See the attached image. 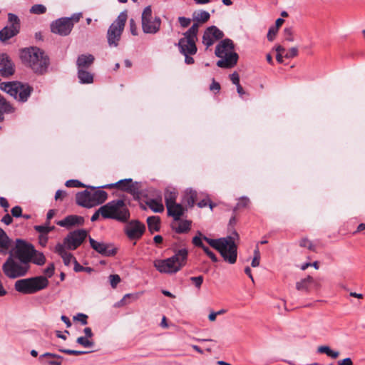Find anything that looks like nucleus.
<instances>
[{
    "label": "nucleus",
    "instance_id": "7c9ffc66",
    "mask_svg": "<svg viewBox=\"0 0 365 365\" xmlns=\"http://www.w3.org/2000/svg\"><path fill=\"white\" fill-rule=\"evenodd\" d=\"M31 255L32 257H31L30 259V264L32 262L38 266H42L45 264L46 257L43 252H39L34 248Z\"/></svg>",
    "mask_w": 365,
    "mask_h": 365
},
{
    "label": "nucleus",
    "instance_id": "ea45409f",
    "mask_svg": "<svg viewBox=\"0 0 365 365\" xmlns=\"http://www.w3.org/2000/svg\"><path fill=\"white\" fill-rule=\"evenodd\" d=\"M76 341L78 344L86 348L93 347L94 344L92 340H90L88 338L84 336H80L77 338Z\"/></svg>",
    "mask_w": 365,
    "mask_h": 365
},
{
    "label": "nucleus",
    "instance_id": "37998d69",
    "mask_svg": "<svg viewBox=\"0 0 365 365\" xmlns=\"http://www.w3.org/2000/svg\"><path fill=\"white\" fill-rule=\"evenodd\" d=\"M66 186L68 187H85L86 185L77 180H69L66 182Z\"/></svg>",
    "mask_w": 365,
    "mask_h": 365
},
{
    "label": "nucleus",
    "instance_id": "774afa93",
    "mask_svg": "<svg viewBox=\"0 0 365 365\" xmlns=\"http://www.w3.org/2000/svg\"><path fill=\"white\" fill-rule=\"evenodd\" d=\"M339 365H353L352 360L350 358H346L338 361Z\"/></svg>",
    "mask_w": 365,
    "mask_h": 365
},
{
    "label": "nucleus",
    "instance_id": "5fc2aeb1",
    "mask_svg": "<svg viewBox=\"0 0 365 365\" xmlns=\"http://www.w3.org/2000/svg\"><path fill=\"white\" fill-rule=\"evenodd\" d=\"M298 55V49L296 47L291 48L285 54L284 57L287 58H292Z\"/></svg>",
    "mask_w": 365,
    "mask_h": 365
},
{
    "label": "nucleus",
    "instance_id": "c85d7f7f",
    "mask_svg": "<svg viewBox=\"0 0 365 365\" xmlns=\"http://www.w3.org/2000/svg\"><path fill=\"white\" fill-rule=\"evenodd\" d=\"M10 246V240L6 232L0 228V253L6 254Z\"/></svg>",
    "mask_w": 365,
    "mask_h": 365
},
{
    "label": "nucleus",
    "instance_id": "bb28decb",
    "mask_svg": "<svg viewBox=\"0 0 365 365\" xmlns=\"http://www.w3.org/2000/svg\"><path fill=\"white\" fill-rule=\"evenodd\" d=\"M191 221L190 220H178L175 221L172 224V227L177 233H185L190 230Z\"/></svg>",
    "mask_w": 365,
    "mask_h": 365
},
{
    "label": "nucleus",
    "instance_id": "e433bc0d",
    "mask_svg": "<svg viewBox=\"0 0 365 365\" xmlns=\"http://www.w3.org/2000/svg\"><path fill=\"white\" fill-rule=\"evenodd\" d=\"M210 16V14L207 11H200L194 14L193 19L197 22L205 23L209 20Z\"/></svg>",
    "mask_w": 365,
    "mask_h": 365
},
{
    "label": "nucleus",
    "instance_id": "603ef678",
    "mask_svg": "<svg viewBox=\"0 0 365 365\" xmlns=\"http://www.w3.org/2000/svg\"><path fill=\"white\" fill-rule=\"evenodd\" d=\"M250 204V199L247 197H242L239 200L237 204V208L246 207Z\"/></svg>",
    "mask_w": 365,
    "mask_h": 365
},
{
    "label": "nucleus",
    "instance_id": "a211bd4d",
    "mask_svg": "<svg viewBox=\"0 0 365 365\" xmlns=\"http://www.w3.org/2000/svg\"><path fill=\"white\" fill-rule=\"evenodd\" d=\"M91 247L97 252L104 256H113L115 255L116 250L109 244L98 242L89 237Z\"/></svg>",
    "mask_w": 365,
    "mask_h": 365
},
{
    "label": "nucleus",
    "instance_id": "7ed1b4c3",
    "mask_svg": "<svg viewBox=\"0 0 365 365\" xmlns=\"http://www.w3.org/2000/svg\"><path fill=\"white\" fill-rule=\"evenodd\" d=\"M21 58L35 73H43L48 65V58L44 52L36 47L24 48Z\"/></svg>",
    "mask_w": 365,
    "mask_h": 365
},
{
    "label": "nucleus",
    "instance_id": "4468645a",
    "mask_svg": "<svg viewBox=\"0 0 365 365\" xmlns=\"http://www.w3.org/2000/svg\"><path fill=\"white\" fill-rule=\"evenodd\" d=\"M73 26V24L71 22V19L61 18L51 24V29L53 34L67 36L71 33Z\"/></svg>",
    "mask_w": 365,
    "mask_h": 365
},
{
    "label": "nucleus",
    "instance_id": "09e8293b",
    "mask_svg": "<svg viewBox=\"0 0 365 365\" xmlns=\"http://www.w3.org/2000/svg\"><path fill=\"white\" fill-rule=\"evenodd\" d=\"M59 351L63 353L67 354L76 355V356L81 355V354H84L87 353L86 351H77V350L66 349H59Z\"/></svg>",
    "mask_w": 365,
    "mask_h": 365
},
{
    "label": "nucleus",
    "instance_id": "f704fd0d",
    "mask_svg": "<svg viewBox=\"0 0 365 365\" xmlns=\"http://www.w3.org/2000/svg\"><path fill=\"white\" fill-rule=\"evenodd\" d=\"M160 222V217L158 216L148 217L147 219V223L149 230L151 232L159 231Z\"/></svg>",
    "mask_w": 365,
    "mask_h": 365
},
{
    "label": "nucleus",
    "instance_id": "aec40b11",
    "mask_svg": "<svg viewBox=\"0 0 365 365\" xmlns=\"http://www.w3.org/2000/svg\"><path fill=\"white\" fill-rule=\"evenodd\" d=\"M14 72L13 63L6 54L0 55V75L9 76Z\"/></svg>",
    "mask_w": 365,
    "mask_h": 365
},
{
    "label": "nucleus",
    "instance_id": "4d7b16f0",
    "mask_svg": "<svg viewBox=\"0 0 365 365\" xmlns=\"http://www.w3.org/2000/svg\"><path fill=\"white\" fill-rule=\"evenodd\" d=\"M198 234H199V236H195V237H193L192 243L195 246L200 247H201L202 249L203 247H205V245H203V243L202 242V237H201L202 234L200 232H199Z\"/></svg>",
    "mask_w": 365,
    "mask_h": 365
},
{
    "label": "nucleus",
    "instance_id": "423d86ee",
    "mask_svg": "<svg viewBox=\"0 0 365 365\" xmlns=\"http://www.w3.org/2000/svg\"><path fill=\"white\" fill-rule=\"evenodd\" d=\"M49 282L45 276L19 279L15 282L14 289L24 294H31L46 289Z\"/></svg>",
    "mask_w": 365,
    "mask_h": 365
},
{
    "label": "nucleus",
    "instance_id": "a19ab883",
    "mask_svg": "<svg viewBox=\"0 0 365 365\" xmlns=\"http://www.w3.org/2000/svg\"><path fill=\"white\" fill-rule=\"evenodd\" d=\"M260 252L259 248L257 247L254 250V257L252 260L251 265L253 267H257L259 265Z\"/></svg>",
    "mask_w": 365,
    "mask_h": 365
},
{
    "label": "nucleus",
    "instance_id": "393cba45",
    "mask_svg": "<svg viewBox=\"0 0 365 365\" xmlns=\"http://www.w3.org/2000/svg\"><path fill=\"white\" fill-rule=\"evenodd\" d=\"M19 31L16 26H6L0 31V40L6 41L16 36Z\"/></svg>",
    "mask_w": 365,
    "mask_h": 365
},
{
    "label": "nucleus",
    "instance_id": "1a4fd4ad",
    "mask_svg": "<svg viewBox=\"0 0 365 365\" xmlns=\"http://www.w3.org/2000/svg\"><path fill=\"white\" fill-rule=\"evenodd\" d=\"M1 88L20 102H26L33 88L28 84L20 82H9L1 84Z\"/></svg>",
    "mask_w": 365,
    "mask_h": 365
},
{
    "label": "nucleus",
    "instance_id": "49530a36",
    "mask_svg": "<svg viewBox=\"0 0 365 365\" xmlns=\"http://www.w3.org/2000/svg\"><path fill=\"white\" fill-rule=\"evenodd\" d=\"M55 267L53 263L50 264L44 270L43 274L46 275L45 277L50 278L54 274Z\"/></svg>",
    "mask_w": 365,
    "mask_h": 365
},
{
    "label": "nucleus",
    "instance_id": "9b49d317",
    "mask_svg": "<svg viewBox=\"0 0 365 365\" xmlns=\"http://www.w3.org/2000/svg\"><path fill=\"white\" fill-rule=\"evenodd\" d=\"M142 29L145 34H156L160 28L161 20L159 17H153L150 6H146L142 13Z\"/></svg>",
    "mask_w": 365,
    "mask_h": 365
},
{
    "label": "nucleus",
    "instance_id": "4be33fe9",
    "mask_svg": "<svg viewBox=\"0 0 365 365\" xmlns=\"http://www.w3.org/2000/svg\"><path fill=\"white\" fill-rule=\"evenodd\" d=\"M61 358L59 355L46 352L39 356V361L43 365H61V362L58 359Z\"/></svg>",
    "mask_w": 365,
    "mask_h": 365
},
{
    "label": "nucleus",
    "instance_id": "c756f323",
    "mask_svg": "<svg viewBox=\"0 0 365 365\" xmlns=\"http://www.w3.org/2000/svg\"><path fill=\"white\" fill-rule=\"evenodd\" d=\"M317 351L319 354H324L327 356H329L333 359L338 358L339 356V351L333 350L327 345H322V346H318Z\"/></svg>",
    "mask_w": 365,
    "mask_h": 365
},
{
    "label": "nucleus",
    "instance_id": "a878e982",
    "mask_svg": "<svg viewBox=\"0 0 365 365\" xmlns=\"http://www.w3.org/2000/svg\"><path fill=\"white\" fill-rule=\"evenodd\" d=\"M83 217L76 215H69L63 220L57 222L61 227H69L75 225H80L83 222Z\"/></svg>",
    "mask_w": 365,
    "mask_h": 365
},
{
    "label": "nucleus",
    "instance_id": "864d4df0",
    "mask_svg": "<svg viewBox=\"0 0 365 365\" xmlns=\"http://www.w3.org/2000/svg\"><path fill=\"white\" fill-rule=\"evenodd\" d=\"M87 318H88V317L86 314H82V313H79L76 316L73 317L74 320L81 322V323L83 325L87 324V323H88Z\"/></svg>",
    "mask_w": 365,
    "mask_h": 365
},
{
    "label": "nucleus",
    "instance_id": "f03ea898",
    "mask_svg": "<svg viewBox=\"0 0 365 365\" xmlns=\"http://www.w3.org/2000/svg\"><path fill=\"white\" fill-rule=\"evenodd\" d=\"M188 251L183 248L175 252V255L166 259H157L153 262L155 268L162 274H175L185 266Z\"/></svg>",
    "mask_w": 365,
    "mask_h": 365
},
{
    "label": "nucleus",
    "instance_id": "39448f33",
    "mask_svg": "<svg viewBox=\"0 0 365 365\" xmlns=\"http://www.w3.org/2000/svg\"><path fill=\"white\" fill-rule=\"evenodd\" d=\"M104 219H113L120 222H125L130 218V211L123 200H115L101 207Z\"/></svg>",
    "mask_w": 365,
    "mask_h": 365
},
{
    "label": "nucleus",
    "instance_id": "dca6fc26",
    "mask_svg": "<svg viewBox=\"0 0 365 365\" xmlns=\"http://www.w3.org/2000/svg\"><path fill=\"white\" fill-rule=\"evenodd\" d=\"M223 37V32L215 26L208 27L204 32L202 36V43L209 48L214 43Z\"/></svg>",
    "mask_w": 365,
    "mask_h": 365
},
{
    "label": "nucleus",
    "instance_id": "13d9d810",
    "mask_svg": "<svg viewBox=\"0 0 365 365\" xmlns=\"http://www.w3.org/2000/svg\"><path fill=\"white\" fill-rule=\"evenodd\" d=\"M190 280L195 284L196 287L200 288L203 282V277H190Z\"/></svg>",
    "mask_w": 365,
    "mask_h": 365
},
{
    "label": "nucleus",
    "instance_id": "20e7f679",
    "mask_svg": "<svg viewBox=\"0 0 365 365\" xmlns=\"http://www.w3.org/2000/svg\"><path fill=\"white\" fill-rule=\"evenodd\" d=\"M215 55L221 59L217 62L220 68H230L234 67L238 60V54L234 51L232 40L226 38L221 41L215 48Z\"/></svg>",
    "mask_w": 365,
    "mask_h": 365
},
{
    "label": "nucleus",
    "instance_id": "052dcab7",
    "mask_svg": "<svg viewBox=\"0 0 365 365\" xmlns=\"http://www.w3.org/2000/svg\"><path fill=\"white\" fill-rule=\"evenodd\" d=\"M284 34H285V40L288 41L289 42L294 41V37L292 35V31L289 28H287L284 29Z\"/></svg>",
    "mask_w": 365,
    "mask_h": 365
},
{
    "label": "nucleus",
    "instance_id": "9d476101",
    "mask_svg": "<svg viewBox=\"0 0 365 365\" xmlns=\"http://www.w3.org/2000/svg\"><path fill=\"white\" fill-rule=\"evenodd\" d=\"M127 18L126 12H121L110 26L107 33L108 43L110 46L116 47L118 45Z\"/></svg>",
    "mask_w": 365,
    "mask_h": 365
},
{
    "label": "nucleus",
    "instance_id": "bf43d9fd",
    "mask_svg": "<svg viewBox=\"0 0 365 365\" xmlns=\"http://www.w3.org/2000/svg\"><path fill=\"white\" fill-rule=\"evenodd\" d=\"M202 250L213 262H217L216 255L207 247H203Z\"/></svg>",
    "mask_w": 365,
    "mask_h": 365
},
{
    "label": "nucleus",
    "instance_id": "412c9836",
    "mask_svg": "<svg viewBox=\"0 0 365 365\" xmlns=\"http://www.w3.org/2000/svg\"><path fill=\"white\" fill-rule=\"evenodd\" d=\"M168 215L173 217L174 221H178L183 215L185 209L179 203H173L166 207Z\"/></svg>",
    "mask_w": 365,
    "mask_h": 365
},
{
    "label": "nucleus",
    "instance_id": "6e6d98bb",
    "mask_svg": "<svg viewBox=\"0 0 365 365\" xmlns=\"http://www.w3.org/2000/svg\"><path fill=\"white\" fill-rule=\"evenodd\" d=\"M277 31L278 29L276 27L272 26L271 28H269L267 34V39L270 41H273Z\"/></svg>",
    "mask_w": 365,
    "mask_h": 365
},
{
    "label": "nucleus",
    "instance_id": "ddd939ff",
    "mask_svg": "<svg viewBox=\"0 0 365 365\" xmlns=\"http://www.w3.org/2000/svg\"><path fill=\"white\" fill-rule=\"evenodd\" d=\"M86 236L87 232L85 230H77L70 232L64 238L66 248L71 250H76L82 244Z\"/></svg>",
    "mask_w": 365,
    "mask_h": 365
},
{
    "label": "nucleus",
    "instance_id": "de8ad7c7",
    "mask_svg": "<svg viewBox=\"0 0 365 365\" xmlns=\"http://www.w3.org/2000/svg\"><path fill=\"white\" fill-rule=\"evenodd\" d=\"M9 21L11 23L10 26H16L19 29V19L17 16L13 14H9Z\"/></svg>",
    "mask_w": 365,
    "mask_h": 365
},
{
    "label": "nucleus",
    "instance_id": "2eb2a0df",
    "mask_svg": "<svg viewBox=\"0 0 365 365\" xmlns=\"http://www.w3.org/2000/svg\"><path fill=\"white\" fill-rule=\"evenodd\" d=\"M145 230V225L138 220H132L125 227V232L130 240H138L141 237Z\"/></svg>",
    "mask_w": 365,
    "mask_h": 365
},
{
    "label": "nucleus",
    "instance_id": "b1692460",
    "mask_svg": "<svg viewBox=\"0 0 365 365\" xmlns=\"http://www.w3.org/2000/svg\"><path fill=\"white\" fill-rule=\"evenodd\" d=\"M94 59V56L91 54L80 55L76 61L78 69H87L93 64Z\"/></svg>",
    "mask_w": 365,
    "mask_h": 365
},
{
    "label": "nucleus",
    "instance_id": "8fccbe9b",
    "mask_svg": "<svg viewBox=\"0 0 365 365\" xmlns=\"http://www.w3.org/2000/svg\"><path fill=\"white\" fill-rule=\"evenodd\" d=\"M299 245L301 247H307L310 250H314V246L313 245L312 242L307 239L301 240L299 242Z\"/></svg>",
    "mask_w": 365,
    "mask_h": 365
},
{
    "label": "nucleus",
    "instance_id": "cd10ccee",
    "mask_svg": "<svg viewBox=\"0 0 365 365\" xmlns=\"http://www.w3.org/2000/svg\"><path fill=\"white\" fill-rule=\"evenodd\" d=\"M197 200V192L191 188L186 189L182 197V202L190 207H193Z\"/></svg>",
    "mask_w": 365,
    "mask_h": 365
},
{
    "label": "nucleus",
    "instance_id": "c9c22d12",
    "mask_svg": "<svg viewBox=\"0 0 365 365\" xmlns=\"http://www.w3.org/2000/svg\"><path fill=\"white\" fill-rule=\"evenodd\" d=\"M14 108L0 95V121L4 120V113H12Z\"/></svg>",
    "mask_w": 365,
    "mask_h": 365
},
{
    "label": "nucleus",
    "instance_id": "a18cd8bd",
    "mask_svg": "<svg viewBox=\"0 0 365 365\" xmlns=\"http://www.w3.org/2000/svg\"><path fill=\"white\" fill-rule=\"evenodd\" d=\"M61 257L63 259L64 264L66 266H69L72 262H74V260H76V258L73 255L69 252H67Z\"/></svg>",
    "mask_w": 365,
    "mask_h": 365
},
{
    "label": "nucleus",
    "instance_id": "680f3d73",
    "mask_svg": "<svg viewBox=\"0 0 365 365\" xmlns=\"http://www.w3.org/2000/svg\"><path fill=\"white\" fill-rule=\"evenodd\" d=\"M178 21L183 28H185L190 25L191 21L188 18L180 16L178 18Z\"/></svg>",
    "mask_w": 365,
    "mask_h": 365
},
{
    "label": "nucleus",
    "instance_id": "f3484780",
    "mask_svg": "<svg viewBox=\"0 0 365 365\" xmlns=\"http://www.w3.org/2000/svg\"><path fill=\"white\" fill-rule=\"evenodd\" d=\"M137 182H133L131 178L120 180L115 183L108 184L106 185L101 186V187H116L123 191H125L130 192L131 194H135L138 192V187L137 186Z\"/></svg>",
    "mask_w": 365,
    "mask_h": 365
},
{
    "label": "nucleus",
    "instance_id": "0eeeda50",
    "mask_svg": "<svg viewBox=\"0 0 365 365\" xmlns=\"http://www.w3.org/2000/svg\"><path fill=\"white\" fill-rule=\"evenodd\" d=\"M31 268V264L10 254L2 265V271L9 279H16L27 274Z\"/></svg>",
    "mask_w": 365,
    "mask_h": 365
},
{
    "label": "nucleus",
    "instance_id": "e2e57ef3",
    "mask_svg": "<svg viewBox=\"0 0 365 365\" xmlns=\"http://www.w3.org/2000/svg\"><path fill=\"white\" fill-rule=\"evenodd\" d=\"M22 209L19 206H15L11 209V215L15 217L21 216Z\"/></svg>",
    "mask_w": 365,
    "mask_h": 365
},
{
    "label": "nucleus",
    "instance_id": "0e129e2a",
    "mask_svg": "<svg viewBox=\"0 0 365 365\" xmlns=\"http://www.w3.org/2000/svg\"><path fill=\"white\" fill-rule=\"evenodd\" d=\"M129 26H130V32L131 34L133 35V36H136L137 35V26H136V24L135 22V21L131 19L129 21Z\"/></svg>",
    "mask_w": 365,
    "mask_h": 365
},
{
    "label": "nucleus",
    "instance_id": "4c0bfd02",
    "mask_svg": "<svg viewBox=\"0 0 365 365\" xmlns=\"http://www.w3.org/2000/svg\"><path fill=\"white\" fill-rule=\"evenodd\" d=\"M198 32V24H194L185 33V36L190 39L197 40V34Z\"/></svg>",
    "mask_w": 365,
    "mask_h": 365
},
{
    "label": "nucleus",
    "instance_id": "5701e85b",
    "mask_svg": "<svg viewBox=\"0 0 365 365\" xmlns=\"http://www.w3.org/2000/svg\"><path fill=\"white\" fill-rule=\"evenodd\" d=\"M314 285L316 287H319V284H317L313 277L310 276H307V277L302 279L300 281L296 283V289L298 291H302L308 292L309 291L310 285Z\"/></svg>",
    "mask_w": 365,
    "mask_h": 365
},
{
    "label": "nucleus",
    "instance_id": "338daca9",
    "mask_svg": "<svg viewBox=\"0 0 365 365\" xmlns=\"http://www.w3.org/2000/svg\"><path fill=\"white\" fill-rule=\"evenodd\" d=\"M39 244L42 247H45L48 242V236L46 235H40L38 237Z\"/></svg>",
    "mask_w": 365,
    "mask_h": 365
},
{
    "label": "nucleus",
    "instance_id": "3c124183",
    "mask_svg": "<svg viewBox=\"0 0 365 365\" xmlns=\"http://www.w3.org/2000/svg\"><path fill=\"white\" fill-rule=\"evenodd\" d=\"M110 283L113 288L116 287L117 284L120 282V278L118 274H111L109 277Z\"/></svg>",
    "mask_w": 365,
    "mask_h": 365
},
{
    "label": "nucleus",
    "instance_id": "69168bd1",
    "mask_svg": "<svg viewBox=\"0 0 365 365\" xmlns=\"http://www.w3.org/2000/svg\"><path fill=\"white\" fill-rule=\"evenodd\" d=\"M230 80L233 84L235 86L240 84V76L237 72H234L230 75Z\"/></svg>",
    "mask_w": 365,
    "mask_h": 365
},
{
    "label": "nucleus",
    "instance_id": "72a5a7b5",
    "mask_svg": "<svg viewBox=\"0 0 365 365\" xmlns=\"http://www.w3.org/2000/svg\"><path fill=\"white\" fill-rule=\"evenodd\" d=\"M178 192L175 188H168L165 192V201L166 207L176 202Z\"/></svg>",
    "mask_w": 365,
    "mask_h": 365
},
{
    "label": "nucleus",
    "instance_id": "58836bf2",
    "mask_svg": "<svg viewBox=\"0 0 365 365\" xmlns=\"http://www.w3.org/2000/svg\"><path fill=\"white\" fill-rule=\"evenodd\" d=\"M48 224L47 223V225H36L34 227V229H35L36 231L39 232L40 235H47V234L48 232H50L51 231L53 230L54 228H55L54 226H48Z\"/></svg>",
    "mask_w": 365,
    "mask_h": 365
},
{
    "label": "nucleus",
    "instance_id": "6ab92c4d",
    "mask_svg": "<svg viewBox=\"0 0 365 365\" xmlns=\"http://www.w3.org/2000/svg\"><path fill=\"white\" fill-rule=\"evenodd\" d=\"M195 40L187 37L182 38L178 42L180 51L182 54L194 55L197 52Z\"/></svg>",
    "mask_w": 365,
    "mask_h": 365
},
{
    "label": "nucleus",
    "instance_id": "473e14b6",
    "mask_svg": "<svg viewBox=\"0 0 365 365\" xmlns=\"http://www.w3.org/2000/svg\"><path fill=\"white\" fill-rule=\"evenodd\" d=\"M78 77L81 83H91L93 81V76L86 69H78Z\"/></svg>",
    "mask_w": 365,
    "mask_h": 365
},
{
    "label": "nucleus",
    "instance_id": "6e6552de",
    "mask_svg": "<svg viewBox=\"0 0 365 365\" xmlns=\"http://www.w3.org/2000/svg\"><path fill=\"white\" fill-rule=\"evenodd\" d=\"M93 191L83 190L76 195V203L86 208H91L103 204L108 198V193L102 190H95L96 187H90Z\"/></svg>",
    "mask_w": 365,
    "mask_h": 365
},
{
    "label": "nucleus",
    "instance_id": "f257e3e1",
    "mask_svg": "<svg viewBox=\"0 0 365 365\" xmlns=\"http://www.w3.org/2000/svg\"><path fill=\"white\" fill-rule=\"evenodd\" d=\"M205 240L212 248L217 250L224 260L230 264H234L237 261V247L235 240L239 239V235L234 231L231 235L219 239H211L203 236Z\"/></svg>",
    "mask_w": 365,
    "mask_h": 365
},
{
    "label": "nucleus",
    "instance_id": "2f4dec72",
    "mask_svg": "<svg viewBox=\"0 0 365 365\" xmlns=\"http://www.w3.org/2000/svg\"><path fill=\"white\" fill-rule=\"evenodd\" d=\"M146 205L155 212H162L164 210L161 198L159 200L149 199L147 200Z\"/></svg>",
    "mask_w": 365,
    "mask_h": 365
},
{
    "label": "nucleus",
    "instance_id": "c03bdc74",
    "mask_svg": "<svg viewBox=\"0 0 365 365\" xmlns=\"http://www.w3.org/2000/svg\"><path fill=\"white\" fill-rule=\"evenodd\" d=\"M66 245H65V242L63 243H58L55 248L54 252L59 255L60 256L63 255L64 254L67 253L68 252L66 250Z\"/></svg>",
    "mask_w": 365,
    "mask_h": 365
},
{
    "label": "nucleus",
    "instance_id": "79ce46f5",
    "mask_svg": "<svg viewBox=\"0 0 365 365\" xmlns=\"http://www.w3.org/2000/svg\"><path fill=\"white\" fill-rule=\"evenodd\" d=\"M46 11V8L42 5V4H36L34 5L31 9L30 11L33 14H41L45 13Z\"/></svg>",
    "mask_w": 365,
    "mask_h": 365
},
{
    "label": "nucleus",
    "instance_id": "f8f14e48",
    "mask_svg": "<svg viewBox=\"0 0 365 365\" xmlns=\"http://www.w3.org/2000/svg\"><path fill=\"white\" fill-rule=\"evenodd\" d=\"M34 247L23 240L17 239L14 249L10 254L20 260L30 264V259L32 257Z\"/></svg>",
    "mask_w": 365,
    "mask_h": 365
}]
</instances>
